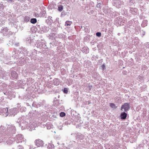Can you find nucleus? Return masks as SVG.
<instances>
[{
  "instance_id": "obj_1",
  "label": "nucleus",
  "mask_w": 149,
  "mask_h": 149,
  "mask_svg": "<svg viewBox=\"0 0 149 149\" xmlns=\"http://www.w3.org/2000/svg\"><path fill=\"white\" fill-rule=\"evenodd\" d=\"M17 122L20 127H21L22 130L27 129L30 131L35 130L37 125L34 122H30L29 119L24 116L19 117Z\"/></svg>"
},
{
  "instance_id": "obj_2",
  "label": "nucleus",
  "mask_w": 149,
  "mask_h": 149,
  "mask_svg": "<svg viewBox=\"0 0 149 149\" xmlns=\"http://www.w3.org/2000/svg\"><path fill=\"white\" fill-rule=\"evenodd\" d=\"M6 128H4V134H6V136H7L8 137L11 136L13 134H15L16 131V129L15 126L11 124H7Z\"/></svg>"
},
{
  "instance_id": "obj_3",
  "label": "nucleus",
  "mask_w": 149,
  "mask_h": 149,
  "mask_svg": "<svg viewBox=\"0 0 149 149\" xmlns=\"http://www.w3.org/2000/svg\"><path fill=\"white\" fill-rule=\"evenodd\" d=\"M139 23L136 19H132L129 21L127 24V26L130 29H133L135 27L136 28Z\"/></svg>"
},
{
  "instance_id": "obj_4",
  "label": "nucleus",
  "mask_w": 149,
  "mask_h": 149,
  "mask_svg": "<svg viewBox=\"0 0 149 149\" xmlns=\"http://www.w3.org/2000/svg\"><path fill=\"white\" fill-rule=\"evenodd\" d=\"M4 127L1 125L0 127V143L6 140L7 137L4 132Z\"/></svg>"
},
{
  "instance_id": "obj_5",
  "label": "nucleus",
  "mask_w": 149,
  "mask_h": 149,
  "mask_svg": "<svg viewBox=\"0 0 149 149\" xmlns=\"http://www.w3.org/2000/svg\"><path fill=\"white\" fill-rule=\"evenodd\" d=\"M9 74L8 72L5 71L0 67V78H1L4 80L8 79Z\"/></svg>"
},
{
  "instance_id": "obj_6",
  "label": "nucleus",
  "mask_w": 149,
  "mask_h": 149,
  "mask_svg": "<svg viewBox=\"0 0 149 149\" xmlns=\"http://www.w3.org/2000/svg\"><path fill=\"white\" fill-rule=\"evenodd\" d=\"M20 58L17 61V64L19 65H22L26 62V57L22 54L19 55Z\"/></svg>"
},
{
  "instance_id": "obj_7",
  "label": "nucleus",
  "mask_w": 149,
  "mask_h": 149,
  "mask_svg": "<svg viewBox=\"0 0 149 149\" xmlns=\"http://www.w3.org/2000/svg\"><path fill=\"white\" fill-rule=\"evenodd\" d=\"M15 140L17 143L23 142L25 143L26 139L24 138V136L21 134H18L16 136Z\"/></svg>"
},
{
  "instance_id": "obj_8",
  "label": "nucleus",
  "mask_w": 149,
  "mask_h": 149,
  "mask_svg": "<svg viewBox=\"0 0 149 149\" xmlns=\"http://www.w3.org/2000/svg\"><path fill=\"white\" fill-rule=\"evenodd\" d=\"M27 81L19 80L18 81L16 84V88H24V86L26 85Z\"/></svg>"
},
{
  "instance_id": "obj_9",
  "label": "nucleus",
  "mask_w": 149,
  "mask_h": 149,
  "mask_svg": "<svg viewBox=\"0 0 149 149\" xmlns=\"http://www.w3.org/2000/svg\"><path fill=\"white\" fill-rule=\"evenodd\" d=\"M123 3V2L121 0H113V5L118 8H120Z\"/></svg>"
},
{
  "instance_id": "obj_10",
  "label": "nucleus",
  "mask_w": 149,
  "mask_h": 149,
  "mask_svg": "<svg viewBox=\"0 0 149 149\" xmlns=\"http://www.w3.org/2000/svg\"><path fill=\"white\" fill-rule=\"evenodd\" d=\"M3 92L4 94L6 95V96H5L6 98L11 99L13 97V93L12 92L10 91L4 90L3 91Z\"/></svg>"
},
{
  "instance_id": "obj_11",
  "label": "nucleus",
  "mask_w": 149,
  "mask_h": 149,
  "mask_svg": "<svg viewBox=\"0 0 149 149\" xmlns=\"http://www.w3.org/2000/svg\"><path fill=\"white\" fill-rule=\"evenodd\" d=\"M37 27L42 32H47L49 29V28L48 27H47L43 25H37Z\"/></svg>"
},
{
  "instance_id": "obj_12",
  "label": "nucleus",
  "mask_w": 149,
  "mask_h": 149,
  "mask_svg": "<svg viewBox=\"0 0 149 149\" xmlns=\"http://www.w3.org/2000/svg\"><path fill=\"white\" fill-rule=\"evenodd\" d=\"M0 115L5 116L6 117L9 115L8 112V109L7 108H0Z\"/></svg>"
},
{
  "instance_id": "obj_13",
  "label": "nucleus",
  "mask_w": 149,
  "mask_h": 149,
  "mask_svg": "<svg viewBox=\"0 0 149 149\" xmlns=\"http://www.w3.org/2000/svg\"><path fill=\"white\" fill-rule=\"evenodd\" d=\"M37 51L36 50L34 49L32 51H28V53H27V56H31L32 58L34 57L36 58V56H37Z\"/></svg>"
},
{
  "instance_id": "obj_14",
  "label": "nucleus",
  "mask_w": 149,
  "mask_h": 149,
  "mask_svg": "<svg viewBox=\"0 0 149 149\" xmlns=\"http://www.w3.org/2000/svg\"><path fill=\"white\" fill-rule=\"evenodd\" d=\"M13 68H11L10 71L11 72L10 78L12 79H16L18 77V74L17 73L13 70Z\"/></svg>"
},
{
  "instance_id": "obj_15",
  "label": "nucleus",
  "mask_w": 149,
  "mask_h": 149,
  "mask_svg": "<svg viewBox=\"0 0 149 149\" xmlns=\"http://www.w3.org/2000/svg\"><path fill=\"white\" fill-rule=\"evenodd\" d=\"M4 50V49L2 48H0V56L3 57L1 59V61H5L6 60H8V59L9 58L8 57L6 56H4L3 53Z\"/></svg>"
},
{
  "instance_id": "obj_16",
  "label": "nucleus",
  "mask_w": 149,
  "mask_h": 149,
  "mask_svg": "<svg viewBox=\"0 0 149 149\" xmlns=\"http://www.w3.org/2000/svg\"><path fill=\"white\" fill-rule=\"evenodd\" d=\"M18 111V108H14L10 110V112L8 113V114L9 116H14L17 114Z\"/></svg>"
},
{
  "instance_id": "obj_17",
  "label": "nucleus",
  "mask_w": 149,
  "mask_h": 149,
  "mask_svg": "<svg viewBox=\"0 0 149 149\" xmlns=\"http://www.w3.org/2000/svg\"><path fill=\"white\" fill-rule=\"evenodd\" d=\"M36 47L38 48H47V46L43 42H40V41H38L36 44Z\"/></svg>"
},
{
  "instance_id": "obj_18",
  "label": "nucleus",
  "mask_w": 149,
  "mask_h": 149,
  "mask_svg": "<svg viewBox=\"0 0 149 149\" xmlns=\"http://www.w3.org/2000/svg\"><path fill=\"white\" fill-rule=\"evenodd\" d=\"M130 108L129 103H126L123 105L121 107V110L123 111L126 112L128 111Z\"/></svg>"
},
{
  "instance_id": "obj_19",
  "label": "nucleus",
  "mask_w": 149,
  "mask_h": 149,
  "mask_svg": "<svg viewBox=\"0 0 149 149\" xmlns=\"http://www.w3.org/2000/svg\"><path fill=\"white\" fill-rule=\"evenodd\" d=\"M30 90V88H28L26 89V90L27 91H28V94H27L26 95L25 97H24L23 98V100H24L25 101H27L28 100L30 99H31L32 97H32V95H30V94H31V91H29V90Z\"/></svg>"
},
{
  "instance_id": "obj_20",
  "label": "nucleus",
  "mask_w": 149,
  "mask_h": 149,
  "mask_svg": "<svg viewBox=\"0 0 149 149\" xmlns=\"http://www.w3.org/2000/svg\"><path fill=\"white\" fill-rule=\"evenodd\" d=\"M35 143L36 145L38 147L42 146L44 144L43 141L39 139L36 140Z\"/></svg>"
},
{
  "instance_id": "obj_21",
  "label": "nucleus",
  "mask_w": 149,
  "mask_h": 149,
  "mask_svg": "<svg viewBox=\"0 0 149 149\" xmlns=\"http://www.w3.org/2000/svg\"><path fill=\"white\" fill-rule=\"evenodd\" d=\"M129 11L130 13L133 15H136L138 14V10L136 8H130Z\"/></svg>"
},
{
  "instance_id": "obj_22",
  "label": "nucleus",
  "mask_w": 149,
  "mask_h": 149,
  "mask_svg": "<svg viewBox=\"0 0 149 149\" xmlns=\"http://www.w3.org/2000/svg\"><path fill=\"white\" fill-rule=\"evenodd\" d=\"M18 51H17L13 50L12 52V57L14 58H16L17 59L19 56V54Z\"/></svg>"
},
{
  "instance_id": "obj_23",
  "label": "nucleus",
  "mask_w": 149,
  "mask_h": 149,
  "mask_svg": "<svg viewBox=\"0 0 149 149\" xmlns=\"http://www.w3.org/2000/svg\"><path fill=\"white\" fill-rule=\"evenodd\" d=\"M6 136L7 137L6 138H7V139H6V143L9 145L12 144L14 141V139L12 138H10V136L8 137Z\"/></svg>"
},
{
  "instance_id": "obj_24",
  "label": "nucleus",
  "mask_w": 149,
  "mask_h": 149,
  "mask_svg": "<svg viewBox=\"0 0 149 149\" xmlns=\"http://www.w3.org/2000/svg\"><path fill=\"white\" fill-rule=\"evenodd\" d=\"M8 31V29L7 27H3L0 31V33L3 35L6 34Z\"/></svg>"
},
{
  "instance_id": "obj_25",
  "label": "nucleus",
  "mask_w": 149,
  "mask_h": 149,
  "mask_svg": "<svg viewBox=\"0 0 149 149\" xmlns=\"http://www.w3.org/2000/svg\"><path fill=\"white\" fill-rule=\"evenodd\" d=\"M89 49L86 46H84L81 49V51L85 54H88L89 52Z\"/></svg>"
},
{
  "instance_id": "obj_26",
  "label": "nucleus",
  "mask_w": 149,
  "mask_h": 149,
  "mask_svg": "<svg viewBox=\"0 0 149 149\" xmlns=\"http://www.w3.org/2000/svg\"><path fill=\"white\" fill-rule=\"evenodd\" d=\"M52 17L51 16H49L47 19L46 20V22L48 25H50L53 22V20L52 19Z\"/></svg>"
},
{
  "instance_id": "obj_27",
  "label": "nucleus",
  "mask_w": 149,
  "mask_h": 149,
  "mask_svg": "<svg viewBox=\"0 0 149 149\" xmlns=\"http://www.w3.org/2000/svg\"><path fill=\"white\" fill-rule=\"evenodd\" d=\"M116 149H126V147L123 146L122 145L120 144L119 143H116Z\"/></svg>"
},
{
  "instance_id": "obj_28",
  "label": "nucleus",
  "mask_w": 149,
  "mask_h": 149,
  "mask_svg": "<svg viewBox=\"0 0 149 149\" xmlns=\"http://www.w3.org/2000/svg\"><path fill=\"white\" fill-rule=\"evenodd\" d=\"M122 19L119 17H117L115 19V22L117 24H121L122 21Z\"/></svg>"
},
{
  "instance_id": "obj_29",
  "label": "nucleus",
  "mask_w": 149,
  "mask_h": 149,
  "mask_svg": "<svg viewBox=\"0 0 149 149\" xmlns=\"http://www.w3.org/2000/svg\"><path fill=\"white\" fill-rule=\"evenodd\" d=\"M33 41V39L31 38V37L27 38L25 40V42L27 44H31Z\"/></svg>"
},
{
  "instance_id": "obj_30",
  "label": "nucleus",
  "mask_w": 149,
  "mask_h": 149,
  "mask_svg": "<svg viewBox=\"0 0 149 149\" xmlns=\"http://www.w3.org/2000/svg\"><path fill=\"white\" fill-rule=\"evenodd\" d=\"M56 97L54 100V102L55 106L57 107L60 105L61 103L60 102V101L59 100H56Z\"/></svg>"
},
{
  "instance_id": "obj_31",
  "label": "nucleus",
  "mask_w": 149,
  "mask_h": 149,
  "mask_svg": "<svg viewBox=\"0 0 149 149\" xmlns=\"http://www.w3.org/2000/svg\"><path fill=\"white\" fill-rule=\"evenodd\" d=\"M127 113L125 112H122L120 115V119L122 120L125 119L127 116Z\"/></svg>"
},
{
  "instance_id": "obj_32",
  "label": "nucleus",
  "mask_w": 149,
  "mask_h": 149,
  "mask_svg": "<svg viewBox=\"0 0 149 149\" xmlns=\"http://www.w3.org/2000/svg\"><path fill=\"white\" fill-rule=\"evenodd\" d=\"M21 50V51H20L19 52V55L21 54H22L23 55H27V53H28V51H27V50L26 48H24Z\"/></svg>"
},
{
  "instance_id": "obj_33",
  "label": "nucleus",
  "mask_w": 149,
  "mask_h": 149,
  "mask_svg": "<svg viewBox=\"0 0 149 149\" xmlns=\"http://www.w3.org/2000/svg\"><path fill=\"white\" fill-rule=\"evenodd\" d=\"M93 77L96 79L100 80L101 79V78L99 74L97 73H94L93 75Z\"/></svg>"
},
{
  "instance_id": "obj_34",
  "label": "nucleus",
  "mask_w": 149,
  "mask_h": 149,
  "mask_svg": "<svg viewBox=\"0 0 149 149\" xmlns=\"http://www.w3.org/2000/svg\"><path fill=\"white\" fill-rule=\"evenodd\" d=\"M144 79V77L142 75H139L138 77L137 80L140 82H143Z\"/></svg>"
},
{
  "instance_id": "obj_35",
  "label": "nucleus",
  "mask_w": 149,
  "mask_h": 149,
  "mask_svg": "<svg viewBox=\"0 0 149 149\" xmlns=\"http://www.w3.org/2000/svg\"><path fill=\"white\" fill-rule=\"evenodd\" d=\"M56 34L55 33H51L49 35V37L50 39H55L56 38Z\"/></svg>"
},
{
  "instance_id": "obj_36",
  "label": "nucleus",
  "mask_w": 149,
  "mask_h": 149,
  "mask_svg": "<svg viewBox=\"0 0 149 149\" xmlns=\"http://www.w3.org/2000/svg\"><path fill=\"white\" fill-rule=\"evenodd\" d=\"M142 27H145L147 25V21L146 20H143L141 24Z\"/></svg>"
},
{
  "instance_id": "obj_37",
  "label": "nucleus",
  "mask_w": 149,
  "mask_h": 149,
  "mask_svg": "<svg viewBox=\"0 0 149 149\" xmlns=\"http://www.w3.org/2000/svg\"><path fill=\"white\" fill-rule=\"evenodd\" d=\"M0 84V87H1V89H2V88H3L6 87L7 86V85L6 83H3L2 82H1Z\"/></svg>"
},
{
  "instance_id": "obj_38",
  "label": "nucleus",
  "mask_w": 149,
  "mask_h": 149,
  "mask_svg": "<svg viewBox=\"0 0 149 149\" xmlns=\"http://www.w3.org/2000/svg\"><path fill=\"white\" fill-rule=\"evenodd\" d=\"M64 36L62 34V33H60L59 34H57L56 36V38H63Z\"/></svg>"
},
{
  "instance_id": "obj_39",
  "label": "nucleus",
  "mask_w": 149,
  "mask_h": 149,
  "mask_svg": "<svg viewBox=\"0 0 149 149\" xmlns=\"http://www.w3.org/2000/svg\"><path fill=\"white\" fill-rule=\"evenodd\" d=\"M30 17L28 16H26L24 18V20L25 22H27L30 20Z\"/></svg>"
},
{
  "instance_id": "obj_40",
  "label": "nucleus",
  "mask_w": 149,
  "mask_h": 149,
  "mask_svg": "<svg viewBox=\"0 0 149 149\" xmlns=\"http://www.w3.org/2000/svg\"><path fill=\"white\" fill-rule=\"evenodd\" d=\"M47 148L48 149H54V146L52 144L49 143L48 145Z\"/></svg>"
},
{
  "instance_id": "obj_41",
  "label": "nucleus",
  "mask_w": 149,
  "mask_h": 149,
  "mask_svg": "<svg viewBox=\"0 0 149 149\" xmlns=\"http://www.w3.org/2000/svg\"><path fill=\"white\" fill-rule=\"evenodd\" d=\"M135 31H137L136 32V34H138L139 33V32L140 31V26H138V25H137V26H136V27H135Z\"/></svg>"
},
{
  "instance_id": "obj_42",
  "label": "nucleus",
  "mask_w": 149,
  "mask_h": 149,
  "mask_svg": "<svg viewBox=\"0 0 149 149\" xmlns=\"http://www.w3.org/2000/svg\"><path fill=\"white\" fill-rule=\"evenodd\" d=\"M30 22L33 24H35L37 22V19L36 18H33L31 19Z\"/></svg>"
},
{
  "instance_id": "obj_43",
  "label": "nucleus",
  "mask_w": 149,
  "mask_h": 149,
  "mask_svg": "<svg viewBox=\"0 0 149 149\" xmlns=\"http://www.w3.org/2000/svg\"><path fill=\"white\" fill-rule=\"evenodd\" d=\"M77 136L78 138H79V139L80 140L83 139L84 138V136L81 134H78Z\"/></svg>"
},
{
  "instance_id": "obj_44",
  "label": "nucleus",
  "mask_w": 149,
  "mask_h": 149,
  "mask_svg": "<svg viewBox=\"0 0 149 149\" xmlns=\"http://www.w3.org/2000/svg\"><path fill=\"white\" fill-rule=\"evenodd\" d=\"M30 68H31V69L33 70H36V67L34 64L31 65L30 66Z\"/></svg>"
},
{
  "instance_id": "obj_45",
  "label": "nucleus",
  "mask_w": 149,
  "mask_h": 149,
  "mask_svg": "<svg viewBox=\"0 0 149 149\" xmlns=\"http://www.w3.org/2000/svg\"><path fill=\"white\" fill-rule=\"evenodd\" d=\"M63 8V6L62 5L59 6L58 7V10L59 11L61 12Z\"/></svg>"
},
{
  "instance_id": "obj_46",
  "label": "nucleus",
  "mask_w": 149,
  "mask_h": 149,
  "mask_svg": "<svg viewBox=\"0 0 149 149\" xmlns=\"http://www.w3.org/2000/svg\"><path fill=\"white\" fill-rule=\"evenodd\" d=\"M146 85H143L141 87V91H143L146 90Z\"/></svg>"
},
{
  "instance_id": "obj_47",
  "label": "nucleus",
  "mask_w": 149,
  "mask_h": 149,
  "mask_svg": "<svg viewBox=\"0 0 149 149\" xmlns=\"http://www.w3.org/2000/svg\"><path fill=\"white\" fill-rule=\"evenodd\" d=\"M65 113L64 112H61L60 114V116L61 117H63L64 116H65Z\"/></svg>"
},
{
  "instance_id": "obj_48",
  "label": "nucleus",
  "mask_w": 149,
  "mask_h": 149,
  "mask_svg": "<svg viewBox=\"0 0 149 149\" xmlns=\"http://www.w3.org/2000/svg\"><path fill=\"white\" fill-rule=\"evenodd\" d=\"M110 107L112 108H116V107L115 105L113 103H110Z\"/></svg>"
},
{
  "instance_id": "obj_49",
  "label": "nucleus",
  "mask_w": 149,
  "mask_h": 149,
  "mask_svg": "<svg viewBox=\"0 0 149 149\" xmlns=\"http://www.w3.org/2000/svg\"><path fill=\"white\" fill-rule=\"evenodd\" d=\"M17 149H24V148L22 146L19 145L17 146Z\"/></svg>"
},
{
  "instance_id": "obj_50",
  "label": "nucleus",
  "mask_w": 149,
  "mask_h": 149,
  "mask_svg": "<svg viewBox=\"0 0 149 149\" xmlns=\"http://www.w3.org/2000/svg\"><path fill=\"white\" fill-rule=\"evenodd\" d=\"M61 48L60 47H58L57 48V50L58 51V52L59 54H61L62 52L60 50V49Z\"/></svg>"
},
{
  "instance_id": "obj_51",
  "label": "nucleus",
  "mask_w": 149,
  "mask_h": 149,
  "mask_svg": "<svg viewBox=\"0 0 149 149\" xmlns=\"http://www.w3.org/2000/svg\"><path fill=\"white\" fill-rule=\"evenodd\" d=\"M15 42V40H10V41H9V44H10V45H13L14 43Z\"/></svg>"
},
{
  "instance_id": "obj_52",
  "label": "nucleus",
  "mask_w": 149,
  "mask_h": 149,
  "mask_svg": "<svg viewBox=\"0 0 149 149\" xmlns=\"http://www.w3.org/2000/svg\"><path fill=\"white\" fill-rule=\"evenodd\" d=\"M63 92L65 93H67L68 92V89L67 88H65L63 90Z\"/></svg>"
},
{
  "instance_id": "obj_53",
  "label": "nucleus",
  "mask_w": 149,
  "mask_h": 149,
  "mask_svg": "<svg viewBox=\"0 0 149 149\" xmlns=\"http://www.w3.org/2000/svg\"><path fill=\"white\" fill-rule=\"evenodd\" d=\"M5 23L4 21H1L0 22V26H1L3 25Z\"/></svg>"
},
{
  "instance_id": "obj_54",
  "label": "nucleus",
  "mask_w": 149,
  "mask_h": 149,
  "mask_svg": "<svg viewBox=\"0 0 149 149\" xmlns=\"http://www.w3.org/2000/svg\"><path fill=\"white\" fill-rule=\"evenodd\" d=\"M96 36L98 37H100L101 36V33L100 32H97L96 33Z\"/></svg>"
},
{
  "instance_id": "obj_55",
  "label": "nucleus",
  "mask_w": 149,
  "mask_h": 149,
  "mask_svg": "<svg viewBox=\"0 0 149 149\" xmlns=\"http://www.w3.org/2000/svg\"><path fill=\"white\" fill-rule=\"evenodd\" d=\"M145 46L147 48H149V42H147L145 44Z\"/></svg>"
},
{
  "instance_id": "obj_56",
  "label": "nucleus",
  "mask_w": 149,
  "mask_h": 149,
  "mask_svg": "<svg viewBox=\"0 0 149 149\" xmlns=\"http://www.w3.org/2000/svg\"><path fill=\"white\" fill-rule=\"evenodd\" d=\"M101 3H98L96 5V7L97 8H100L101 7Z\"/></svg>"
},
{
  "instance_id": "obj_57",
  "label": "nucleus",
  "mask_w": 149,
  "mask_h": 149,
  "mask_svg": "<svg viewBox=\"0 0 149 149\" xmlns=\"http://www.w3.org/2000/svg\"><path fill=\"white\" fill-rule=\"evenodd\" d=\"M88 88L90 90H91L93 89V86L92 85H89Z\"/></svg>"
},
{
  "instance_id": "obj_58",
  "label": "nucleus",
  "mask_w": 149,
  "mask_h": 149,
  "mask_svg": "<svg viewBox=\"0 0 149 149\" xmlns=\"http://www.w3.org/2000/svg\"><path fill=\"white\" fill-rule=\"evenodd\" d=\"M52 28H52H51L50 29ZM53 31L54 32H57L58 31V29L57 28H53Z\"/></svg>"
},
{
  "instance_id": "obj_59",
  "label": "nucleus",
  "mask_w": 149,
  "mask_h": 149,
  "mask_svg": "<svg viewBox=\"0 0 149 149\" xmlns=\"http://www.w3.org/2000/svg\"><path fill=\"white\" fill-rule=\"evenodd\" d=\"M104 12L106 13H109V10L105 8L104 9Z\"/></svg>"
},
{
  "instance_id": "obj_60",
  "label": "nucleus",
  "mask_w": 149,
  "mask_h": 149,
  "mask_svg": "<svg viewBox=\"0 0 149 149\" xmlns=\"http://www.w3.org/2000/svg\"><path fill=\"white\" fill-rule=\"evenodd\" d=\"M35 16L37 17H38L40 16L37 13H35Z\"/></svg>"
},
{
  "instance_id": "obj_61",
  "label": "nucleus",
  "mask_w": 149,
  "mask_h": 149,
  "mask_svg": "<svg viewBox=\"0 0 149 149\" xmlns=\"http://www.w3.org/2000/svg\"><path fill=\"white\" fill-rule=\"evenodd\" d=\"M15 0H7L8 2L11 3L13 2H14Z\"/></svg>"
},
{
  "instance_id": "obj_62",
  "label": "nucleus",
  "mask_w": 149,
  "mask_h": 149,
  "mask_svg": "<svg viewBox=\"0 0 149 149\" xmlns=\"http://www.w3.org/2000/svg\"><path fill=\"white\" fill-rule=\"evenodd\" d=\"M133 41L134 43L136 42L138 43L139 42V40L138 39H136L134 40Z\"/></svg>"
},
{
  "instance_id": "obj_63",
  "label": "nucleus",
  "mask_w": 149,
  "mask_h": 149,
  "mask_svg": "<svg viewBox=\"0 0 149 149\" xmlns=\"http://www.w3.org/2000/svg\"><path fill=\"white\" fill-rule=\"evenodd\" d=\"M141 33L142 34L143 36H144L145 35V33L144 31L142 30V31H141Z\"/></svg>"
},
{
  "instance_id": "obj_64",
  "label": "nucleus",
  "mask_w": 149,
  "mask_h": 149,
  "mask_svg": "<svg viewBox=\"0 0 149 149\" xmlns=\"http://www.w3.org/2000/svg\"><path fill=\"white\" fill-rule=\"evenodd\" d=\"M101 67L102 68L103 70H104V69L105 68L104 64H103V65L101 66Z\"/></svg>"
}]
</instances>
